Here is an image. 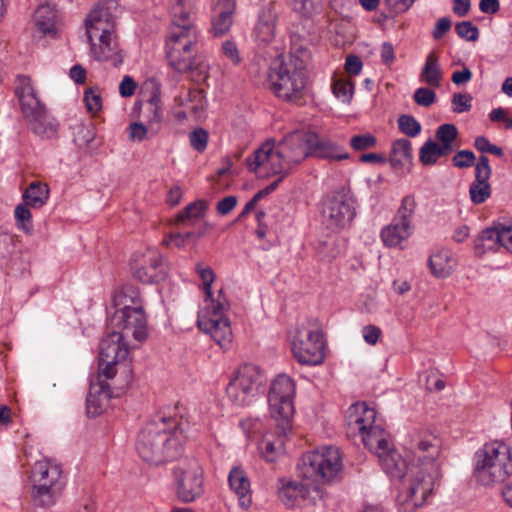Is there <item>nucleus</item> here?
Segmentation results:
<instances>
[{
	"label": "nucleus",
	"instance_id": "obj_19",
	"mask_svg": "<svg viewBox=\"0 0 512 512\" xmlns=\"http://www.w3.org/2000/svg\"><path fill=\"white\" fill-rule=\"evenodd\" d=\"M15 95L18 98L21 113L25 121L47 109L46 104L40 100L32 80L27 76H17L15 81Z\"/></svg>",
	"mask_w": 512,
	"mask_h": 512
},
{
	"label": "nucleus",
	"instance_id": "obj_33",
	"mask_svg": "<svg viewBox=\"0 0 512 512\" xmlns=\"http://www.w3.org/2000/svg\"><path fill=\"white\" fill-rule=\"evenodd\" d=\"M442 80L443 71L439 63V57L434 51L429 52L421 68L419 81L429 87L438 88L441 86Z\"/></svg>",
	"mask_w": 512,
	"mask_h": 512
},
{
	"label": "nucleus",
	"instance_id": "obj_54",
	"mask_svg": "<svg viewBox=\"0 0 512 512\" xmlns=\"http://www.w3.org/2000/svg\"><path fill=\"white\" fill-rule=\"evenodd\" d=\"M474 147L481 153H490L498 157L503 156L502 148L491 144L490 141L484 136H478L475 138Z\"/></svg>",
	"mask_w": 512,
	"mask_h": 512
},
{
	"label": "nucleus",
	"instance_id": "obj_59",
	"mask_svg": "<svg viewBox=\"0 0 512 512\" xmlns=\"http://www.w3.org/2000/svg\"><path fill=\"white\" fill-rule=\"evenodd\" d=\"M451 28V20L448 17H442L437 20L432 31L435 40L441 39Z\"/></svg>",
	"mask_w": 512,
	"mask_h": 512
},
{
	"label": "nucleus",
	"instance_id": "obj_34",
	"mask_svg": "<svg viewBox=\"0 0 512 512\" xmlns=\"http://www.w3.org/2000/svg\"><path fill=\"white\" fill-rule=\"evenodd\" d=\"M428 265L435 277L447 278L454 270L455 261L449 250L440 249L429 257Z\"/></svg>",
	"mask_w": 512,
	"mask_h": 512
},
{
	"label": "nucleus",
	"instance_id": "obj_44",
	"mask_svg": "<svg viewBox=\"0 0 512 512\" xmlns=\"http://www.w3.org/2000/svg\"><path fill=\"white\" fill-rule=\"evenodd\" d=\"M398 129L407 137H417L422 130L421 123L412 115L402 114L397 120Z\"/></svg>",
	"mask_w": 512,
	"mask_h": 512
},
{
	"label": "nucleus",
	"instance_id": "obj_27",
	"mask_svg": "<svg viewBox=\"0 0 512 512\" xmlns=\"http://www.w3.org/2000/svg\"><path fill=\"white\" fill-rule=\"evenodd\" d=\"M228 483L231 490L237 495L240 507L248 509L252 504L251 485L243 468L233 467L228 475Z\"/></svg>",
	"mask_w": 512,
	"mask_h": 512
},
{
	"label": "nucleus",
	"instance_id": "obj_24",
	"mask_svg": "<svg viewBox=\"0 0 512 512\" xmlns=\"http://www.w3.org/2000/svg\"><path fill=\"white\" fill-rule=\"evenodd\" d=\"M308 137L309 148L311 150L310 156L329 160H343L349 157L343 147L337 145L327 137L319 136L313 132H308Z\"/></svg>",
	"mask_w": 512,
	"mask_h": 512
},
{
	"label": "nucleus",
	"instance_id": "obj_14",
	"mask_svg": "<svg viewBox=\"0 0 512 512\" xmlns=\"http://www.w3.org/2000/svg\"><path fill=\"white\" fill-rule=\"evenodd\" d=\"M356 216L355 199L342 192H334L324 199L322 222L331 231H340L349 227Z\"/></svg>",
	"mask_w": 512,
	"mask_h": 512
},
{
	"label": "nucleus",
	"instance_id": "obj_57",
	"mask_svg": "<svg viewBox=\"0 0 512 512\" xmlns=\"http://www.w3.org/2000/svg\"><path fill=\"white\" fill-rule=\"evenodd\" d=\"M363 62L357 55H349L345 60V70L348 74L356 76L360 74Z\"/></svg>",
	"mask_w": 512,
	"mask_h": 512
},
{
	"label": "nucleus",
	"instance_id": "obj_11",
	"mask_svg": "<svg viewBox=\"0 0 512 512\" xmlns=\"http://www.w3.org/2000/svg\"><path fill=\"white\" fill-rule=\"evenodd\" d=\"M266 376L259 366L245 363L233 374L226 388L229 399L238 406H247L264 390Z\"/></svg>",
	"mask_w": 512,
	"mask_h": 512
},
{
	"label": "nucleus",
	"instance_id": "obj_13",
	"mask_svg": "<svg viewBox=\"0 0 512 512\" xmlns=\"http://www.w3.org/2000/svg\"><path fill=\"white\" fill-rule=\"evenodd\" d=\"M295 392V382L286 374L278 375L271 383L268 395L270 414L276 421H281L284 433L291 429Z\"/></svg>",
	"mask_w": 512,
	"mask_h": 512
},
{
	"label": "nucleus",
	"instance_id": "obj_4",
	"mask_svg": "<svg viewBox=\"0 0 512 512\" xmlns=\"http://www.w3.org/2000/svg\"><path fill=\"white\" fill-rule=\"evenodd\" d=\"M196 271L202 280L205 293L203 306L198 312V327L209 334L222 349L228 350L233 339L230 321L225 316L230 307L229 301L222 289H219L216 295L212 291L215 273L210 267L197 264Z\"/></svg>",
	"mask_w": 512,
	"mask_h": 512
},
{
	"label": "nucleus",
	"instance_id": "obj_38",
	"mask_svg": "<svg viewBox=\"0 0 512 512\" xmlns=\"http://www.w3.org/2000/svg\"><path fill=\"white\" fill-rule=\"evenodd\" d=\"M501 245V230L486 228L475 241V250L478 253L496 251Z\"/></svg>",
	"mask_w": 512,
	"mask_h": 512
},
{
	"label": "nucleus",
	"instance_id": "obj_6",
	"mask_svg": "<svg viewBox=\"0 0 512 512\" xmlns=\"http://www.w3.org/2000/svg\"><path fill=\"white\" fill-rule=\"evenodd\" d=\"M86 35L95 59L112 61L114 66L122 63L114 33V20L107 8L97 7L89 13L86 19Z\"/></svg>",
	"mask_w": 512,
	"mask_h": 512
},
{
	"label": "nucleus",
	"instance_id": "obj_23",
	"mask_svg": "<svg viewBox=\"0 0 512 512\" xmlns=\"http://www.w3.org/2000/svg\"><path fill=\"white\" fill-rule=\"evenodd\" d=\"M133 275L144 284L159 282L165 278V272L162 265V256L157 251L149 250L142 257V263L139 267H133Z\"/></svg>",
	"mask_w": 512,
	"mask_h": 512
},
{
	"label": "nucleus",
	"instance_id": "obj_39",
	"mask_svg": "<svg viewBox=\"0 0 512 512\" xmlns=\"http://www.w3.org/2000/svg\"><path fill=\"white\" fill-rule=\"evenodd\" d=\"M208 208L205 200H196L188 204L177 216V222L187 225L194 224L197 220L204 217Z\"/></svg>",
	"mask_w": 512,
	"mask_h": 512
},
{
	"label": "nucleus",
	"instance_id": "obj_52",
	"mask_svg": "<svg viewBox=\"0 0 512 512\" xmlns=\"http://www.w3.org/2000/svg\"><path fill=\"white\" fill-rule=\"evenodd\" d=\"M376 143V138L371 134L355 135L350 140V146L356 151L372 148Z\"/></svg>",
	"mask_w": 512,
	"mask_h": 512
},
{
	"label": "nucleus",
	"instance_id": "obj_10",
	"mask_svg": "<svg viewBox=\"0 0 512 512\" xmlns=\"http://www.w3.org/2000/svg\"><path fill=\"white\" fill-rule=\"evenodd\" d=\"M198 36V30L169 28L165 44L166 57L175 71L185 73L198 69L195 60ZM199 70L204 74L206 66L199 65Z\"/></svg>",
	"mask_w": 512,
	"mask_h": 512
},
{
	"label": "nucleus",
	"instance_id": "obj_61",
	"mask_svg": "<svg viewBox=\"0 0 512 512\" xmlns=\"http://www.w3.org/2000/svg\"><path fill=\"white\" fill-rule=\"evenodd\" d=\"M236 10V0H212V13L233 12Z\"/></svg>",
	"mask_w": 512,
	"mask_h": 512
},
{
	"label": "nucleus",
	"instance_id": "obj_28",
	"mask_svg": "<svg viewBox=\"0 0 512 512\" xmlns=\"http://www.w3.org/2000/svg\"><path fill=\"white\" fill-rule=\"evenodd\" d=\"M141 113L143 118L142 123L150 128V135H158L163 122V109L160 96L153 93L152 96L144 103Z\"/></svg>",
	"mask_w": 512,
	"mask_h": 512
},
{
	"label": "nucleus",
	"instance_id": "obj_1",
	"mask_svg": "<svg viewBox=\"0 0 512 512\" xmlns=\"http://www.w3.org/2000/svg\"><path fill=\"white\" fill-rule=\"evenodd\" d=\"M347 435L360 436L391 478L409 476V487L397 497L400 512H413L424 505L440 478L437 459L441 441L430 432H420L411 441L408 462L392 447L385 430L376 423V411L365 402L352 404L345 416Z\"/></svg>",
	"mask_w": 512,
	"mask_h": 512
},
{
	"label": "nucleus",
	"instance_id": "obj_55",
	"mask_svg": "<svg viewBox=\"0 0 512 512\" xmlns=\"http://www.w3.org/2000/svg\"><path fill=\"white\" fill-rule=\"evenodd\" d=\"M223 55L229 59L234 65H238L241 62V56L237 45L231 40H227L222 44Z\"/></svg>",
	"mask_w": 512,
	"mask_h": 512
},
{
	"label": "nucleus",
	"instance_id": "obj_2",
	"mask_svg": "<svg viewBox=\"0 0 512 512\" xmlns=\"http://www.w3.org/2000/svg\"><path fill=\"white\" fill-rule=\"evenodd\" d=\"M188 422L176 416L158 413L149 419L140 430L136 449L148 463L159 465L177 459L186 441Z\"/></svg>",
	"mask_w": 512,
	"mask_h": 512
},
{
	"label": "nucleus",
	"instance_id": "obj_60",
	"mask_svg": "<svg viewBox=\"0 0 512 512\" xmlns=\"http://www.w3.org/2000/svg\"><path fill=\"white\" fill-rule=\"evenodd\" d=\"M387 8L393 13L407 11L415 0H383Z\"/></svg>",
	"mask_w": 512,
	"mask_h": 512
},
{
	"label": "nucleus",
	"instance_id": "obj_15",
	"mask_svg": "<svg viewBox=\"0 0 512 512\" xmlns=\"http://www.w3.org/2000/svg\"><path fill=\"white\" fill-rule=\"evenodd\" d=\"M291 351L302 365L317 366L325 359V342L320 330L297 329L291 339Z\"/></svg>",
	"mask_w": 512,
	"mask_h": 512
},
{
	"label": "nucleus",
	"instance_id": "obj_12",
	"mask_svg": "<svg viewBox=\"0 0 512 512\" xmlns=\"http://www.w3.org/2000/svg\"><path fill=\"white\" fill-rule=\"evenodd\" d=\"M245 162L248 170L260 178L276 177L282 182L291 173L280 149L273 141L264 142Z\"/></svg>",
	"mask_w": 512,
	"mask_h": 512
},
{
	"label": "nucleus",
	"instance_id": "obj_32",
	"mask_svg": "<svg viewBox=\"0 0 512 512\" xmlns=\"http://www.w3.org/2000/svg\"><path fill=\"white\" fill-rule=\"evenodd\" d=\"M170 28L197 30L190 0H177L172 7Z\"/></svg>",
	"mask_w": 512,
	"mask_h": 512
},
{
	"label": "nucleus",
	"instance_id": "obj_20",
	"mask_svg": "<svg viewBox=\"0 0 512 512\" xmlns=\"http://www.w3.org/2000/svg\"><path fill=\"white\" fill-rule=\"evenodd\" d=\"M491 174L492 169L488 157L481 155L475 164V178L469 187V196L473 204H482L490 198L491 186L489 179Z\"/></svg>",
	"mask_w": 512,
	"mask_h": 512
},
{
	"label": "nucleus",
	"instance_id": "obj_18",
	"mask_svg": "<svg viewBox=\"0 0 512 512\" xmlns=\"http://www.w3.org/2000/svg\"><path fill=\"white\" fill-rule=\"evenodd\" d=\"M290 171L310 157L308 132L295 131L283 138L277 144Z\"/></svg>",
	"mask_w": 512,
	"mask_h": 512
},
{
	"label": "nucleus",
	"instance_id": "obj_37",
	"mask_svg": "<svg viewBox=\"0 0 512 512\" xmlns=\"http://www.w3.org/2000/svg\"><path fill=\"white\" fill-rule=\"evenodd\" d=\"M49 198V188L47 184L33 182L23 193V201L26 205L33 208L42 207Z\"/></svg>",
	"mask_w": 512,
	"mask_h": 512
},
{
	"label": "nucleus",
	"instance_id": "obj_8",
	"mask_svg": "<svg viewBox=\"0 0 512 512\" xmlns=\"http://www.w3.org/2000/svg\"><path fill=\"white\" fill-rule=\"evenodd\" d=\"M342 468L340 451L333 446H324L306 452L297 464L299 477L313 483H330L340 479Z\"/></svg>",
	"mask_w": 512,
	"mask_h": 512
},
{
	"label": "nucleus",
	"instance_id": "obj_16",
	"mask_svg": "<svg viewBox=\"0 0 512 512\" xmlns=\"http://www.w3.org/2000/svg\"><path fill=\"white\" fill-rule=\"evenodd\" d=\"M98 361L99 372L95 378L91 379L86 398L87 414L90 417L99 416L108 407L109 401L114 396V393L112 387L107 383V380L113 379L118 373L117 371L111 377L106 376L101 369L100 356L98 357ZM102 368H105V365H103Z\"/></svg>",
	"mask_w": 512,
	"mask_h": 512
},
{
	"label": "nucleus",
	"instance_id": "obj_21",
	"mask_svg": "<svg viewBox=\"0 0 512 512\" xmlns=\"http://www.w3.org/2000/svg\"><path fill=\"white\" fill-rule=\"evenodd\" d=\"M177 495L183 502H192L203 492V470L199 466L176 472Z\"/></svg>",
	"mask_w": 512,
	"mask_h": 512
},
{
	"label": "nucleus",
	"instance_id": "obj_62",
	"mask_svg": "<svg viewBox=\"0 0 512 512\" xmlns=\"http://www.w3.org/2000/svg\"><path fill=\"white\" fill-rule=\"evenodd\" d=\"M96 504L92 496L85 495L80 498L74 508V512H95Z\"/></svg>",
	"mask_w": 512,
	"mask_h": 512
},
{
	"label": "nucleus",
	"instance_id": "obj_63",
	"mask_svg": "<svg viewBox=\"0 0 512 512\" xmlns=\"http://www.w3.org/2000/svg\"><path fill=\"white\" fill-rule=\"evenodd\" d=\"M237 204L235 196H227L217 203L216 210L220 215H227L230 213Z\"/></svg>",
	"mask_w": 512,
	"mask_h": 512
},
{
	"label": "nucleus",
	"instance_id": "obj_48",
	"mask_svg": "<svg viewBox=\"0 0 512 512\" xmlns=\"http://www.w3.org/2000/svg\"><path fill=\"white\" fill-rule=\"evenodd\" d=\"M457 35L466 41H476L479 38V29L470 21L459 22L455 26Z\"/></svg>",
	"mask_w": 512,
	"mask_h": 512
},
{
	"label": "nucleus",
	"instance_id": "obj_5",
	"mask_svg": "<svg viewBox=\"0 0 512 512\" xmlns=\"http://www.w3.org/2000/svg\"><path fill=\"white\" fill-rule=\"evenodd\" d=\"M267 82L274 95L282 101L297 105L305 102L308 78L299 58L276 59L269 68Z\"/></svg>",
	"mask_w": 512,
	"mask_h": 512
},
{
	"label": "nucleus",
	"instance_id": "obj_58",
	"mask_svg": "<svg viewBox=\"0 0 512 512\" xmlns=\"http://www.w3.org/2000/svg\"><path fill=\"white\" fill-rule=\"evenodd\" d=\"M489 118L493 122H501L505 123L506 129H512V117L507 115V111L502 108H495L489 113Z\"/></svg>",
	"mask_w": 512,
	"mask_h": 512
},
{
	"label": "nucleus",
	"instance_id": "obj_31",
	"mask_svg": "<svg viewBox=\"0 0 512 512\" xmlns=\"http://www.w3.org/2000/svg\"><path fill=\"white\" fill-rule=\"evenodd\" d=\"M115 312H130L136 308H143L140 291L133 285H124L113 296Z\"/></svg>",
	"mask_w": 512,
	"mask_h": 512
},
{
	"label": "nucleus",
	"instance_id": "obj_49",
	"mask_svg": "<svg viewBox=\"0 0 512 512\" xmlns=\"http://www.w3.org/2000/svg\"><path fill=\"white\" fill-rule=\"evenodd\" d=\"M413 99L419 106L429 107L435 103L436 93L428 87L417 88L414 92Z\"/></svg>",
	"mask_w": 512,
	"mask_h": 512
},
{
	"label": "nucleus",
	"instance_id": "obj_45",
	"mask_svg": "<svg viewBox=\"0 0 512 512\" xmlns=\"http://www.w3.org/2000/svg\"><path fill=\"white\" fill-rule=\"evenodd\" d=\"M354 86L351 82L343 79H336L332 83L334 96L343 103H350L353 97Z\"/></svg>",
	"mask_w": 512,
	"mask_h": 512
},
{
	"label": "nucleus",
	"instance_id": "obj_53",
	"mask_svg": "<svg viewBox=\"0 0 512 512\" xmlns=\"http://www.w3.org/2000/svg\"><path fill=\"white\" fill-rule=\"evenodd\" d=\"M475 154L470 150H460L452 158L454 167L468 168L474 165Z\"/></svg>",
	"mask_w": 512,
	"mask_h": 512
},
{
	"label": "nucleus",
	"instance_id": "obj_29",
	"mask_svg": "<svg viewBox=\"0 0 512 512\" xmlns=\"http://www.w3.org/2000/svg\"><path fill=\"white\" fill-rule=\"evenodd\" d=\"M413 233V226L392 220L389 225L382 228L380 237L384 246L397 248Z\"/></svg>",
	"mask_w": 512,
	"mask_h": 512
},
{
	"label": "nucleus",
	"instance_id": "obj_46",
	"mask_svg": "<svg viewBox=\"0 0 512 512\" xmlns=\"http://www.w3.org/2000/svg\"><path fill=\"white\" fill-rule=\"evenodd\" d=\"M86 109L91 114H96L102 108V98L98 87H92L84 92Z\"/></svg>",
	"mask_w": 512,
	"mask_h": 512
},
{
	"label": "nucleus",
	"instance_id": "obj_56",
	"mask_svg": "<svg viewBox=\"0 0 512 512\" xmlns=\"http://www.w3.org/2000/svg\"><path fill=\"white\" fill-rule=\"evenodd\" d=\"M381 329L375 325H366L362 328V336L369 345H375L381 336Z\"/></svg>",
	"mask_w": 512,
	"mask_h": 512
},
{
	"label": "nucleus",
	"instance_id": "obj_7",
	"mask_svg": "<svg viewBox=\"0 0 512 512\" xmlns=\"http://www.w3.org/2000/svg\"><path fill=\"white\" fill-rule=\"evenodd\" d=\"M475 475L483 485L504 481L512 473L510 447L500 441L486 443L474 456Z\"/></svg>",
	"mask_w": 512,
	"mask_h": 512
},
{
	"label": "nucleus",
	"instance_id": "obj_41",
	"mask_svg": "<svg viewBox=\"0 0 512 512\" xmlns=\"http://www.w3.org/2000/svg\"><path fill=\"white\" fill-rule=\"evenodd\" d=\"M14 217L16 226L19 230L30 235L34 231V225L32 221V214L25 203H20L15 207Z\"/></svg>",
	"mask_w": 512,
	"mask_h": 512
},
{
	"label": "nucleus",
	"instance_id": "obj_64",
	"mask_svg": "<svg viewBox=\"0 0 512 512\" xmlns=\"http://www.w3.org/2000/svg\"><path fill=\"white\" fill-rule=\"evenodd\" d=\"M472 79V72L471 70L464 66L462 70H457L452 73L451 80L452 82L457 85H464L467 82H469Z\"/></svg>",
	"mask_w": 512,
	"mask_h": 512
},
{
	"label": "nucleus",
	"instance_id": "obj_3",
	"mask_svg": "<svg viewBox=\"0 0 512 512\" xmlns=\"http://www.w3.org/2000/svg\"><path fill=\"white\" fill-rule=\"evenodd\" d=\"M108 328L111 330L99 345V356L103 374L113 376L120 367L130 372L126 364H122L129 354L125 340L129 337L141 342L147 338V318L143 308L130 312H114L108 318Z\"/></svg>",
	"mask_w": 512,
	"mask_h": 512
},
{
	"label": "nucleus",
	"instance_id": "obj_25",
	"mask_svg": "<svg viewBox=\"0 0 512 512\" xmlns=\"http://www.w3.org/2000/svg\"><path fill=\"white\" fill-rule=\"evenodd\" d=\"M27 126L37 137L46 140L58 138L60 124L48 108L26 120Z\"/></svg>",
	"mask_w": 512,
	"mask_h": 512
},
{
	"label": "nucleus",
	"instance_id": "obj_9",
	"mask_svg": "<svg viewBox=\"0 0 512 512\" xmlns=\"http://www.w3.org/2000/svg\"><path fill=\"white\" fill-rule=\"evenodd\" d=\"M31 496L35 505L50 507L60 498L66 482L62 468L51 460H39L31 473Z\"/></svg>",
	"mask_w": 512,
	"mask_h": 512
},
{
	"label": "nucleus",
	"instance_id": "obj_50",
	"mask_svg": "<svg viewBox=\"0 0 512 512\" xmlns=\"http://www.w3.org/2000/svg\"><path fill=\"white\" fill-rule=\"evenodd\" d=\"M129 137L133 141L141 142L153 138L150 135V128L142 122H133L128 126Z\"/></svg>",
	"mask_w": 512,
	"mask_h": 512
},
{
	"label": "nucleus",
	"instance_id": "obj_47",
	"mask_svg": "<svg viewBox=\"0 0 512 512\" xmlns=\"http://www.w3.org/2000/svg\"><path fill=\"white\" fill-rule=\"evenodd\" d=\"M209 133L203 128H196L189 133L190 146L199 153H203L208 144Z\"/></svg>",
	"mask_w": 512,
	"mask_h": 512
},
{
	"label": "nucleus",
	"instance_id": "obj_17",
	"mask_svg": "<svg viewBox=\"0 0 512 512\" xmlns=\"http://www.w3.org/2000/svg\"><path fill=\"white\" fill-rule=\"evenodd\" d=\"M278 496L285 506L293 508L305 503H314L316 499L322 497V490L316 484L281 480Z\"/></svg>",
	"mask_w": 512,
	"mask_h": 512
},
{
	"label": "nucleus",
	"instance_id": "obj_26",
	"mask_svg": "<svg viewBox=\"0 0 512 512\" xmlns=\"http://www.w3.org/2000/svg\"><path fill=\"white\" fill-rule=\"evenodd\" d=\"M276 21V13L271 8H264L260 11L253 30V38L259 46L265 47L274 40Z\"/></svg>",
	"mask_w": 512,
	"mask_h": 512
},
{
	"label": "nucleus",
	"instance_id": "obj_22",
	"mask_svg": "<svg viewBox=\"0 0 512 512\" xmlns=\"http://www.w3.org/2000/svg\"><path fill=\"white\" fill-rule=\"evenodd\" d=\"M35 33L42 37L57 38L61 29V15L55 5H39L33 17Z\"/></svg>",
	"mask_w": 512,
	"mask_h": 512
},
{
	"label": "nucleus",
	"instance_id": "obj_51",
	"mask_svg": "<svg viewBox=\"0 0 512 512\" xmlns=\"http://www.w3.org/2000/svg\"><path fill=\"white\" fill-rule=\"evenodd\" d=\"M455 113L468 112L472 108V97L469 94L455 93L451 99Z\"/></svg>",
	"mask_w": 512,
	"mask_h": 512
},
{
	"label": "nucleus",
	"instance_id": "obj_42",
	"mask_svg": "<svg viewBox=\"0 0 512 512\" xmlns=\"http://www.w3.org/2000/svg\"><path fill=\"white\" fill-rule=\"evenodd\" d=\"M416 209L415 198L411 195L405 196L393 217V220L404 224L412 225V218Z\"/></svg>",
	"mask_w": 512,
	"mask_h": 512
},
{
	"label": "nucleus",
	"instance_id": "obj_43",
	"mask_svg": "<svg viewBox=\"0 0 512 512\" xmlns=\"http://www.w3.org/2000/svg\"><path fill=\"white\" fill-rule=\"evenodd\" d=\"M233 12L212 13V28L214 36L220 37L226 34L233 24Z\"/></svg>",
	"mask_w": 512,
	"mask_h": 512
},
{
	"label": "nucleus",
	"instance_id": "obj_36",
	"mask_svg": "<svg viewBox=\"0 0 512 512\" xmlns=\"http://www.w3.org/2000/svg\"><path fill=\"white\" fill-rule=\"evenodd\" d=\"M450 155L440 144L433 139L426 140L419 149V160L424 166L435 165L439 158Z\"/></svg>",
	"mask_w": 512,
	"mask_h": 512
},
{
	"label": "nucleus",
	"instance_id": "obj_35",
	"mask_svg": "<svg viewBox=\"0 0 512 512\" xmlns=\"http://www.w3.org/2000/svg\"><path fill=\"white\" fill-rule=\"evenodd\" d=\"M413 160V149L411 141L400 138L392 142L390 152V163L394 168H401L411 164Z\"/></svg>",
	"mask_w": 512,
	"mask_h": 512
},
{
	"label": "nucleus",
	"instance_id": "obj_30",
	"mask_svg": "<svg viewBox=\"0 0 512 512\" xmlns=\"http://www.w3.org/2000/svg\"><path fill=\"white\" fill-rule=\"evenodd\" d=\"M289 431L290 430H287L284 433L281 429V421H278L276 432L277 437L274 438L272 434L264 435L263 439L260 442L259 448L262 457L266 461L273 462L284 453L285 438Z\"/></svg>",
	"mask_w": 512,
	"mask_h": 512
},
{
	"label": "nucleus",
	"instance_id": "obj_40",
	"mask_svg": "<svg viewBox=\"0 0 512 512\" xmlns=\"http://www.w3.org/2000/svg\"><path fill=\"white\" fill-rule=\"evenodd\" d=\"M457 136L458 131L456 126L450 123L440 125L435 132L436 142L450 154L454 151V143Z\"/></svg>",
	"mask_w": 512,
	"mask_h": 512
}]
</instances>
